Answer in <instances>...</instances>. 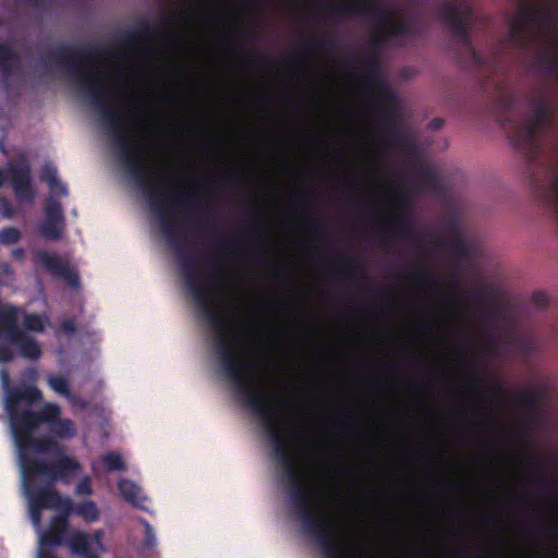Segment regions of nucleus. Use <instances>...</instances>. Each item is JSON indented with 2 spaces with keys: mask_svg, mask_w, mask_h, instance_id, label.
Listing matches in <instances>:
<instances>
[{
  "mask_svg": "<svg viewBox=\"0 0 558 558\" xmlns=\"http://www.w3.org/2000/svg\"><path fill=\"white\" fill-rule=\"evenodd\" d=\"M208 257H209V260H210V263H211L213 265H215V266H220V265H221V260H220V258H218V257L216 256V254H214V253H213V254H210Z\"/></svg>",
  "mask_w": 558,
  "mask_h": 558,
  "instance_id": "nucleus-60",
  "label": "nucleus"
},
{
  "mask_svg": "<svg viewBox=\"0 0 558 558\" xmlns=\"http://www.w3.org/2000/svg\"><path fill=\"white\" fill-rule=\"evenodd\" d=\"M76 329H77V327H76L75 318H70V319L63 320L60 324L58 331L62 332L64 335L71 336V335L75 333Z\"/></svg>",
  "mask_w": 558,
  "mask_h": 558,
  "instance_id": "nucleus-43",
  "label": "nucleus"
},
{
  "mask_svg": "<svg viewBox=\"0 0 558 558\" xmlns=\"http://www.w3.org/2000/svg\"><path fill=\"white\" fill-rule=\"evenodd\" d=\"M501 105L506 111L510 110L514 105V98L512 96H505L501 99Z\"/></svg>",
  "mask_w": 558,
  "mask_h": 558,
  "instance_id": "nucleus-51",
  "label": "nucleus"
},
{
  "mask_svg": "<svg viewBox=\"0 0 558 558\" xmlns=\"http://www.w3.org/2000/svg\"><path fill=\"white\" fill-rule=\"evenodd\" d=\"M341 427L345 433H351L355 429L356 425L353 421L350 420L341 423Z\"/></svg>",
  "mask_w": 558,
  "mask_h": 558,
  "instance_id": "nucleus-53",
  "label": "nucleus"
},
{
  "mask_svg": "<svg viewBox=\"0 0 558 558\" xmlns=\"http://www.w3.org/2000/svg\"><path fill=\"white\" fill-rule=\"evenodd\" d=\"M46 320L37 313H27L23 317V327L27 331L43 332Z\"/></svg>",
  "mask_w": 558,
  "mask_h": 558,
  "instance_id": "nucleus-30",
  "label": "nucleus"
},
{
  "mask_svg": "<svg viewBox=\"0 0 558 558\" xmlns=\"http://www.w3.org/2000/svg\"><path fill=\"white\" fill-rule=\"evenodd\" d=\"M198 266V260L191 256H184L180 260L186 290L199 306L202 318L214 331L215 350L219 356L222 373L233 384L242 404L260 420L262 427L272 444L276 460L281 464L288 484L301 482L292 446L276 424L278 401L265 397L259 391L253 379L254 364L238 352L235 341L229 337L228 319L213 305L211 294L203 284Z\"/></svg>",
  "mask_w": 558,
  "mask_h": 558,
  "instance_id": "nucleus-2",
  "label": "nucleus"
},
{
  "mask_svg": "<svg viewBox=\"0 0 558 558\" xmlns=\"http://www.w3.org/2000/svg\"><path fill=\"white\" fill-rule=\"evenodd\" d=\"M48 386L58 395L68 398L70 397L71 388L69 380L60 375H49L47 378Z\"/></svg>",
  "mask_w": 558,
  "mask_h": 558,
  "instance_id": "nucleus-28",
  "label": "nucleus"
},
{
  "mask_svg": "<svg viewBox=\"0 0 558 558\" xmlns=\"http://www.w3.org/2000/svg\"><path fill=\"white\" fill-rule=\"evenodd\" d=\"M535 483L542 488L555 489L558 487V480L553 476L536 478Z\"/></svg>",
  "mask_w": 558,
  "mask_h": 558,
  "instance_id": "nucleus-44",
  "label": "nucleus"
},
{
  "mask_svg": "<svg viewBox=\"0 0 558 558\" xmlns=\"http://www.w3.org/2000/svg\"><path fill=\"white\" fill-rule=\"evenodd\" d=\"M102 463L107 471H123L125 470V463L123 462L121 456L117 452H108L101 458Z\"/></svg>",
  "mask_w": 558,
  "mask_h": 558,
  "instance_id": "nucleus-33",
  "label": "nucleus"
},
{
  "mask_svg": "<svg viewBox=\"0 0 558 558\" xmlns=\"http://www.w3.org/2000/svg\"><path fill=\"white\" fill-rule=\"evenodd\" d=\"M12 256H13L15 259L23 260V259H24V256H25V251H24L22 247L14 248V250L12 251Z\"/></svg>",
  "mask_w": 558,
  "mask_h": 558,
  "instance_id": "nucleus-54",
  "label": "nucleus"
},
{
  "mask_svg": "<svg viewBox=\"0 0 558 558\" xmlns=\"http://www.w3.org/2000/svg\"><path fill=\"white\" fill-rule=\"evenodd\" d=\"M20 57L8 43L0 41V73L5 77L20 69Z\"/></svg>",
  "mask_w": 558,
  "mask_h": 558,
  "instance_id": "nucleus-20",
  "label": "nucleus"
},
{
  "mask_svg": "<svg viewBox=\"0 0 558 558\" xmlns=\"http://www.w3.org/2000/svg\"><path fill=\"white\" fill-rule=\"evenodd\" d=\"M59 450L58 442L49 437H36L35 435L27 438L17 448V459L21 473L27 477H34L33 463H46V461L36 457L39 453H50Z\"/></svg>",
  "mask_w": 558,
  "mask_h": 558,
  "instance_id": "nucleus-9",
  "label": "nucleus"
},
{
  "mask_svg": "<svg viewBox=\"0 0 558 558\" xmlns=\"http://www.w3.org/2000/svg\"><path fill=\"white\" fill-rule=\"evenodd\" d=\"M53 194L54 195L66 196L68 195V187H66V185L62 184L59 181V184L57 185V193H53Z\"/></svg>",
  "mask_w": 558,
  "mask_h": 558,
  "instance_id": "nucleus-55",
  "label": "nucleus"
},
{
  "mask_svg": "<svg viewBox=\"0 0 558 558\" xmlns=\"http://www.w3.org/2000/svg\"><path fill=\"white\" fill-rule=\"evenodd\" d=\"M510 40L527 49L539 38L537 52L542 70L558 81V0H520L509 26Z\"/></svg>",
  "mask_w": 558,
  "mask_h": 558,
  "instance_id": "nucleus-4",
  "label": "nucleus"
},
{
  "mask_svg": "<svg viewBox=\"0 0 558 558\" xmlns=\"http://www.w3.org/2000/svg\"><path fill=\"white\" fill-rule=\"evenodd\" d=\"M40 179L48 183L52 193H57L59 180L57 178V169L52 165L47 163L44 166Z\"/></svg>",
  "mask_w": 558,
  "mask_h": 558,
  "instance_id": "nucleus-35",
  "label": "nucleus"
},
{
  "mask_svg": "<svg viewBox=\"0 0 558 558\" xmlns=\"http://www.w3.org/2000/svg\"><path fill=\"white\" fill-rule=\"evenodd\" d=\"M104 536L102 530H96L90 534L73 530L66 546L74 556L80 558H100L101 553L106 550L102 543Z\"/></svg>",
  "mask_w": 558,
  "mask_h": 558,
  "instance_id": "nucleus-11",
  "label": "nucleus"
},
{
  "mask_svg": "<svg viewBox=\"0 0 558 558\" xmlns=\"http://www.w3.org/2000/svg\"><path fill=\"white\" fill-rule=\"evenodd\" d=\"M337 14H359L367 16L376 24H387L389 27L385 35L373 36L374 50L360 62L356 58H350L345 65L350 69H357V64L367 71V84L376 92L373 101V109L378 118V133L376 141L380 145L399 143L400 132L393 122L399 117L398 100L385 77L380 73L378 51L388 39L400 38L413 35L415 27L412 22L404 19L393 20L391 13L383 10L377 4L347 3L333 8Z\"/></svg>",
  "mask_w": 558,
  "mask_h": 558,
  "instance_id": "nucleus-3",
  "label": "nucleus"
},
{
  "mask_svg": "<svg viewBox=\"0 0 558 558\" xmlns=\"http://www.w3.org/2000/svg\"><path fill=\"white\" fill-rule=\"evenodd\" d=\"M451 284L454 288H459L460 287V279H459V277H457V276L452 277Z\"/></svg>",
  "mask_w": 558,
  "mask_h": 558,
  "instance_id": "nucleus-63",
  "label": "nucleus"
},
{
  "mask_svg": "<svg viewBox=\"0 0 558 558\" xmlns=\"http://www.w3.org/2000/svg\"><path fill=\"white\" fill-rule=\"evenodd\" d=\"M45 216L46 219H52L57 222H64L61 204L52 197L48 198L45 204Z\"/></svg>",
  "mask_w": 558,
  "mask_h": 558,
  "instance_id": "nucleus-31",
  "label": "nucleus"
},
{
  "mask_svg": "<svg viewBox=\"0 0 558 558\" xmlns=\"http://www.w3.org/2000/svg\"><path fill=\"white\" fill-rule=\"evenodd\" d=\"M449 247L451 252L460 259H464L469 256V247L461 234L453 235L449 241Z\"/></svg>",
  "mask_w": 558,
  "mask_h": 558,
  "instance_id": "nucleus-32",
  "label": "nucleus"
},
{
  "mask_svg": "<svg viewBox=\"0 0 558 558\" xmlns=\"http://www.w3.org/2000/svg\"><path fill=\"white\" fill-rule=\"evenodd\" d=\"M76 513L87 522H95L99 519V510L93 500H85L78 504Z\"/></svg>",
  "mask_w": 558,
  "mask_h": 558,
  "instance_id": "nucleus-29",
  "label": "nucleus"
},
{
  "mask_svg": "<svg viewBox=\"0 0 558 558\" xmlns=\"http://www.w3.org/2000/svg\"><path fill=\"white\" fill-rule=\"evenodd\" d=\"M28 509H29V517H31V521L33 523V525L36 527V529H39L40 527V522H41V512H43V508L38 507L37 505H33V502L28 501Z\"/></svg>",
  "mask_w": 558,
  "mask_h": 558,
  "instance_id": "nucleus-41",
  "label": "nucleus"
},
{
  "mask_svg": "<svg viewBox=\"0 0 558 558\" xmlns=\"http://www.w3.org/2000/svg\"><path fill=\"white\" fill-rule=\"evenodd\" d=\"M395 204L398 209L405 210L411 206V198L404 192H399L395 194Z\"/></svg>",
  "mask_w": 558,
  "mask_h": 558,
  "instance_id": "nucleus-42",
  "label": "nucleus"
},
{
  "mask_svg": "<svg viewBox=\"0 0 558 558\" xmlns=\"http://www.w3.org/2000/svg\"><path fill=\"white\" fill-rule=\"evenodd\" d=\"M144 525H145V533H144V538H143V545L147 549H153L157 544L155 530L147 521H144Z\"/></svg>",
  "mask_w": 558,
  "mask_h": 558,
  "instance_id": "nucleus-40",
  "label": "nucleus"
},
{
  "mask_svg": "<svg viewBox=\"0 0 558 558\" xmlns=\"http://www.w3.org/2000/svg\"><path fill=\"white\" fill-rule=\"evenodd\" d=\"M35 477H25L22 474V487L27 496L28 501L33 505H37L43 509H57L60 512H72L73 502L68 496H61L54 488V484H50L47 480V484L43 487L33 485Z\"/></svg>",
  "mask_w": 558,
  "mask_h": 558,
  "instance_id": "nucleus-8",
  "label": "nucleus"
},
{
  "mask_svg": "<svg viewBox=\"0 0 558 558\" xmlns=\"http://www.w3.org/2000/svg\"><path fill=\"white\" fill-rule=\"evenodd\" d=\"M63 223L52 219H45L40 226V234L47 240H59L62 234Z\"/></svg>",
  "mask_w": 558,
  "mask_h": 558,
  "instance_id": "nucleus-27",
  "label": "nucleus"
},
{
  "mask_svg": "<svg viewBox=\"0 0 558 558\" xmlns=\"http://www.w3.org/2000/svg\"><path fill=\"white\" fill-rule=\"evenodd\" d=\"M76 494L78 495H90L93 489H92V484H90V480L88 476L84 477L76 486Z\"/></svg>",
  "mask_w": 558,
  "mask_h": 558,
  "instance_id": "nucleus-47",
  "label": "nucleus"
},
{
  "mask_svg": "<svg viewBox=\"0 0 558 558\" xmlns=\"http://www.w3.org/2000/svg\"><path fill=\"white\" fill-rule=\"evenodd\" d=\"M340 274L343 278L352 282L359 275L363 274L361 260L342 259L340 265Z\"/></svg>",
  "mask_w": 558,
  "mask_h": 558,
  "instance_id": "nucleus-26",
  "label": "nucleus"
},
{
  "mask_svg": "<svg viewBox=\"0 0 558 558\" xmlns=\"http://www.w3.org/2000/svg\"><path fill=\"white\" fill-rule=\"evenodd\" d=\"M38 558H58L54 550L38 549Z\"/></svg>",
  "mask_w": 558,
  "mask_h": 558,
  "instance_id": "nucleus-52",
  "label": "nucleus"
},
{
  "mask_svg": "<svg viewBox=\"0 0 558 558\" xmlns=\"http://www.w3.org/2000/svg\"><path fill=\"white\" fill-rule=\"evenodd\" d=\"M289 499L305 534L317 543L323 537L336 536V530L326 514L318 509L314 489L303 481L289 485Z\"/></svg>",
  "mask_w": 558,
  "mask_h": 558,
  "instance_id": "nucleus-6",
  "label": "nucleus"
},
{
  "mask_svg": "<svg viewBox=\"0 0 558 558\" xmlns=\"http://www.w3.org/2000/svg\"><path fill=\"white\" fill-rule=\"evenodd\" d=\"M118 489L124 500L134 508L146 510L147 497L143 495L142 488L135 482L122 478L118 482Z\"/></svg>",
  "mask_w": 558,
  "mask_h": 558,
  "instance_id": "nucleus-19",
  "label": "nucleus"
},
{
  "mask_svg": "<svg viewBox=\"0 0 558 558\" xmlns=\"http://www.w3.org/2000/svg\"><path fill=\"white\" fill-rule=\"evenodd\" d=\"M168 23V17L162 19L158 24H150L147 20H141L134 28L125 31L121 35L120 44L122 46H133L144 36L159 35Z\"/></svg>",
  "mask_w": 558,
  "mask_h": 558,
  "instance_id": "nucleus-17",
  "label": "nucleus"
},
{
  "mask_svg": "<svg viewBox=\"0 0 558 558\" xmlns=\"http://www.w3.org/2000/svg\"><path fill=\"white\" fill-rule=\"evenodd\" d=\"M473 14V7L466 1L458 4L452 0H445L439 10L440 20L447 25L453 38L459 41L465 57L478 68L494 66L497 57L494 54L487 59L473 45L471 37Z\"/></svg>",
  "mask_w": 558,
  "mask_h": 558,
  "instance_id": "nucleus-5",
  "label": "nucleus"
},
{
  "mask_svg": "<svg viewBox=\"0 0 558 558\" xmlns=\"http://www.w3.org/2000/svg\"><path fill=\"white\" fill-rule=\"evenodd\" d=\"M310 201L306 199L304 202H300L296 206H295V209L299 211V213H304L308 206H310Z\"/></svg>",
  "mask_w": 558,
  "mask_h": 558,
  "instance_id": "nucleus-58",
  "label": "nucleus"
},
{
  "mask_svg": "<svg viewBox=\"0 0 558 558\" xmlns=\"http://www.w3.org/2000/svg\"><path fill=\"white\" fill-rule=\"evenodd\" d=\"M72 512H60L53 515L46 530L39 532V547L38 549L53 550L54 547L68 544L70 534L69 515Z\"/></svg>",
  "mask_w": 558,
  "mask_h": 558,
  "instance_id": "nucleus-13",
  "label": "nucleus"
},
{
  "mask_svg": "<svg viewBox=\"0 0 558 558\" xmlns=\"http://www.w3.org/2000/svg\"><path fill=\"white\" fill-rule=\"evenodd\" d=\"M468 371L470 374V376L468 377V385L470 388L474 389L477 387L480 375L483 373V369L475 362H471L468 365Z\"/></svg>",
  "mask_w": 558,
  "mask_h": 558,
  "instance_id": "nucleus-39",
  "label": "nucleus"
},
{
  "mask_svg": "<svg viewBox=\"0 0 558 558\" xmlns=\"http://www.w3.org/2000/svg\"><path fill=\"white\" fill-rule=\"evenodd\" d=\"M49 430L59 439H72L77 434L74 422L69 417L62 418L61 416L49 426Z\"/></svg>",
  "mask_w": 558,
  "mask_h": 558,
  "instance_id": "nucleus-21",
  "label": "nucleus"
},
{
  "mask_svg": "<svg viewBox=\"0 0 558 558\" xmlns=\"http://www.w3.org/2000/svg\"><path fill=\"white\" fill-rule=\"evenodd\" d=\"M107 51L102 48L82 45L71 47L59 45L50 58L64 69L70 80L80 88L82 97L97 111V114L118 149L119 159L125 166L131 178L146 193L149 206L157 217L160 230L171 245H174L177 225L172 211L187 216L199 205V194L181 189H157L142 166L143 154L134 146V134L122 123L124 111L113 108L104 92L105 80L100 74L86 71L82 60L102 58Z\"/></svg>",
  "mask_w": 558,
  "mask_h": 558,
  "instance_id": "nucleus-1",
  "label": "nucleus"
},
{
  "mask_svg": "<svg viewBox=\"0 0 558 558\" xmlns=\"http://www.w3.org/2000/svg\"><path fill=\"white\" fill-rule=\"evenodd\" d=\"M325 558H342L344 554L343 544L335 539V536L323 537L317 543Z\"/></svg>",
  "mask_w": 558,
  "mask_h": 558,
  "instance_id": "nucleus-23",
  "label": "nucleus"
},
{
  "mask_svg": "<svg viewBox=\"0 0 558 558\" xmlns=\"http://www.w3.org/2000/svg\"><path fill=\"white\" fill-rule=\"evenodd\" d=\"M311 44L315 48L324 50V51H331V50H336L338 48L337 40H336L335 36L331 34H327L322 38H315V39L311 40Z\"/></svg>",
  "mask_w": 558,
  "mask_h": 558,
  "instance_id": "nucleus-36",
  "label": "nucleus"
},
{
  "mask_svg": "<svg viewBox=\"0 0 558 558\" xmlns=\"http://www.w3.org/2000/svg\"><path fill=\"white\" fill-rule=\"evenodd\" d=\"M381 229L393 236L413 240L416 233L413 230L409 215H398L395 218L386 221Z\"/></svg>",
  "mask_w": 558,
  "mask_h": 558,
  "instance_id": "nucleus-18",
  "label": "nucleus"
},
{
  "mask_svg": "<svg viewBox=\"0 0 558 558\" xmlns=\"http://www.w3.org/2000/svg\"><path fill=\"white\" fill-rule=\"evenodd\" d=\"M68 401L73 405V407H76L81 410H84L87 408L88 405V402L86 399L82 398V397H78L76 396L75 393L71 392L70 393V397L66 398Z\"/></svg>",
  "mask_w": 558,
  "mask_h": 558,
  "instance_id": "nucleus-48",
  "label": "nucleus"
},
{
  "mask_svg": "<svg viewBox=\"0 0 558 558\" xmlns=\"http://www.w3.org/2000/svg\"><path fill=\"white\" fill-rule=\"evenodd\" d=\"M34 263L40 265L56 278L64 280L71 288H80L81 279L78 272L57 254L37 250L34 252Z\"/></svg>",
  "mask_w": 558,
  "mask_h": 558,
  "instance_id": "nucleus-12",
  "label": "nucleus"
},
{
  "mask_svg": "<svg viewBox=\"0 0 558 558\" xmlns=\"http://www.w3.org/2000/svg\"><path fill=\"white\" fill-rule=\"evenodd\" d=\"M0 208L2 210V216L4 218L10 219L15 214V209H14L13 205L4 197L0 198Z\"/></svg>",
  "mask_w": 558,
  "mask_h": 558,
  "instance_id": "nucleus-45",
  "label": "nucleus"
},
{
  "mask_svg": "<svg viewBox=\"0 0 558 558\" xmlns=\"http://www.w3.org/2000/svg\"><path fill=\"white\" fill-rule=\"evenodd\" d=\"M525 462L529 466H537L539 461L536 459H525Z\"/></svg>",
  "mask_w": 558,
  "mask_h": 558,
  "instance_id": "nucleus-62",
  "label": "nucleus"
},
{
  "mask_svg": "<svg viewBox=\"0 0 558 558\" xmlns=\"http://www.w3.org/2000/svg\"><path fill=\"white\" fill-rule=\"evenodd\" d=\"M43 393L36 386L22 385L8 388L4 400L5 411L12 413L14 410H20L21 403L32 405L39 401Z\"/></svg>",
  "mask_w": 558,
  "mask_h": 558,
  "instance_id": "nucleus-16",
  "label": "nucleus"
},
{
  "mask_svg": "<svg viewBox=\"0 0 558 558\" xmlns=\"http://www.w3.org/2000/svg\"><path fill=\"white\" fill-rule=\"evenodd\" d=\"M444 124V121L439 118L433 119L429 123V128L433 130L440 129Z\"/></svg>",
  "mask_w": 558,
  "mask_h": 558,
  "instance_id": "nucleus-59",
  "label": "nucleus"
},
{
  "mask_svg": "<svg viewBox=\"0 0 558 558\" xmlns=\"http://www.w3.org/2000/svg\"><path fill=\"white\" fill-rule=\"evenodd\" d=\"M8 169L16 199L32 203L35 199V191L32 186V171L28 162L26 160L11 162Z\"/></svg>",
  "mask_w": 558,
  "mask_h": 558,
  "instance_id": "nucleus-14",
  "label": "nucleus"
},
{
  "mask_svg": "<svg viewBox=\"0 0 558 558\" xmlns=\"http://www.w3.org/2000/svg\"><path fill=\"white\" fill-rule=\"evenodd\" d=\"M410 279L422 287L438 286V281L432 275L424 271L411 274Z\"/></svg>",
  "mask_w": 558,
  "mask_h": 558,
  "instance_id": "nucleus-37",
  "label": "nucleus"
},
{
  "mask_svg": "<svg viewBox=\"0 0 558 558\" xmlns=\"http://www.w3.org/2000/svg\"><path fill=\"white\" fill-rule=\"evenodd\" d=\"M39 425H52L61 415V408L57 403L46 402L40 410L36 412Z\"/></svg>",
  "mask_w": 558,
  "mask_h": 558,
  "instance_id": "nucleus-24",
  "label": "nucleus"
},
{
  "mask_svg": "<svg viewBox=\"0 0 558 558\" xmlns=\"http://www.w3.org/2000/svg\"><path fill=\"white\" fill-rule=\"evenodd\" d=\"M33 466L34 477L44 476L50 484H56L58 481L69 484L81 471L78 461L66 454H60L51 463H33Z\"/></svg>",
  "mask_w": 558,
  "mask_h": 558,
  "instance_id": "nucleus-10",
  "label": "nucleus"
},
{
  "mask_svg": "<svg viewBox=\"0 0 558 558\" xmlns=\"http://www.w3.org/2000/svg\"><path fill=\"white\" fill-rule=\"evenodd\" d=\"M469 299L477 304L493 302V293L489 289L482 288L470 293Z\"/></svg>",
  "mask_w": 558,
  "mask_h": 558,
  "instance_id": "nucleus-38",
  "label": "nucleus"
},
{
  "mask_svg": "<svg viewBox=\"0 0 558 558\" xmlns=\"http://www.w3.org/2000/svg\"><path fill=\"white\" fill-rule=\"evenodd\" d=\"M541 398L542 396L539 391L525 390L515 398V401L519 407L527 410L531 413V420H534L535 411L539 405Z\"/></svg>",
  "mask_w": 558,
  "mask_h": 558,
  "instance_id": "nucleus-22",
  "label": "nucleus"
},
{
  "mask_svg": "<svg viewBox=\"0 0 558 558\" xmlns=\"http://www.w3.org/2000/svg\"><path fill=\"white\" fill-rule=\"evenodd\" d=\"M11 310H13V311H14V313H19L17 307H16V306H14V305H1V304H0V316H1L2 314H4V313L10 312Z\"/></svg>",
  "mask_w": 558,
  "mask_h": 558,
  "instance_id": "nucleus-57",
  "label": "nucleus"
},
{
  "mask_svg": "<svg viewBox=\"0 0 558 558\" xmlns=\"http://www.w3.org/2000/svg\"><path fill=\"white\" fill-rule=\"evenodd\" d=\"M21 238L22 233L16 227H4L0 229V244L2 245L15 244Z\"/></svg>",
  "mask_w": 558,
  "mask_h": 558,
  "instance_id": "nucleus-34",
  "label": "nucleus"
},
{
  "mask_svg": "<svg viewBox=\"0 0 558 558\" xmlns=\"http://www.w3.org/2000/svg\"><path fill=\"white\" fill-rule=\"evenodd\" d=\"M17 354L29 361H37L41 354L39 343L19 326V313L11 310L0 316V362L9 363L14 357L12 347Z\"/></svg>",
  "mask_w": 558,
  "mask_h": 558,
  "instance_id": "nucleus-7",
  "label": "nucleus"
},
{
  "mask_svg": "<svg viewBox=\"0 0 558 558\" xmlns=\"http://www.w3.org/2000/svg\"><path fill=\"white\" fill-rule=\"evenodd\" d=\"M251 35H252V33H251L250 31H247V29L242 31V32L240 33V37H242V38H250V37H251Z\"/></svg>",
  "mask_w": 558,
  "mask_h": 558,
  "instance_id": "nucleus-64",
  "label": "nucleus"
},
{
  "mask_svg": "<svg viewBox=\"0 0 558 558\" xmlns=\"http://www.w3.org/2000/svg\"><path fill=\"white\" fill-rule=\"evenodd\" d=\"M532 302L537 307H546L548 304L547 294L543 291H535L532 294Z\"/></svg>",
  "mask_w": 558,
  "mask_h": 558,
  "instance_id": "nucleus-46",
  "label": "nucleus"
},
{
  "mask_svg": "<svg viewBox=\"0 0 558 558\" xmlns=\"http://www.w3.org/2000/svg\"><path fill=\"white\" fill-rule=\"evenodd\" d=\"M526 437H527L526 432L524 429H519L511 435V440L513 442L519 444V442L526 441Z\"/></svg>",
  "mask_w": 558,
  "mask_h": 558,
  "instance_id": "nucleus-50",
  "label": "nucleus"
},
{
  "mask_svg": "<svg viewBox=\"0 0 558 558\" xmlns=\"http://www.w3.org/2000/svg\"><path fill=\"white\" fill-rule=\"evenodd\" d=\"M418 179L423 189H435L439 182L438 172L434 168L424 165L418 168Z\"/></svg>",
  "mask_w": 558,
  "mask_h": 558,
  "instance_id": "nucleus-25",
  "label": "nucleus"
},
{
  "mask_svg": "<svg viewBox=\"0 0 558 558\" xmlns=\"http://www.w3.org/2000/svg\"><path fill=\"white\" fill-rule=\"evenodd\" d=\"M310 230H311L314 234L319 235V234H322V233H323L324 228H323V226H322V225H319V223L315 222V223H313V225H311V226H310Z\"/></svg>",
  "mask_w": 558,
  "mask_h": 558,
  "instance_id": "nucleus-56",
  "label": "nucleus"
},
{
  "mask_svg": "<svg viewBox=\"0 0 558 558\" xmlns=\"http://www.w3.org/2000/svg\"><path fill=\"white\" fill-rule=\"evenodd\" d=\"M14 445L17 448L27 438L35 435L39 428L36 411L31 409L14 410L8 413Z\"/></svg>",
  "mask_w": 558,
  "mask_h": 558,
  "instance_id": "nucleus-15",
  "label": "nucleus"
},
{
  "mask_svg": "<svg viewBox=\"0 0 558 558\" xmlns=\"http://www.w3.org/2000/svg\"><path fill=\"white\" fill-rule=\"evenodd\" d=\"M490 389L494 395L496 396H505L507 393L506 389L504 388L502 384L497 379L490 380Z\"/></svg>",
  "mask_w": 558,
  "mask_h": 558,
  "instance_id": "nucleus-49",
  "label": "nucleus"
},
{
  "mask_svg": "<svg viewBox=\"0 0 558 558\" xmlns=\"http://www.w3.org/2000/svg\"><path fill=\"white\" fill-rule=\"evenodd\" d=\"M8 175L3 169L0 168V187L5 183Z\"/></svg>",
  "mask_w": 558,
  "mask_h": 558,
  "instance_id": "nucleus-61",
  "label": "nucleus"
}]
</instances>
